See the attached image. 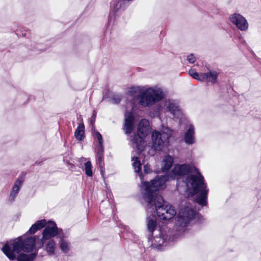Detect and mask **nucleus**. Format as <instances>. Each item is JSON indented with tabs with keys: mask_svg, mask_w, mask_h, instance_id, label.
Returning <instances> with one entry per match:
<instances>
[{
	"mask_svg": "<svg viewBox=\"0 0 261 261\" xmlns=\"http://www.w3.org/2000/svg\"><path fill=\"white\" fill-rule=\"evenodd\" d=\"M189 173L186 178V192L187 196L193 197L199 194L197 202L204 206L206 204L208 189L204 182L203 176L194 167L188 164L175 165L169 175L158 176L150 182L142 181L141 190L145 201L149 203V207L153 205L155 197L160 196L156 192L166 187V182L170 179H178L180 177Z\"/></svg>",
	"mask_w": 261,
	"mask_h": 261,
	"instance_id": "obj_1",
	"label": "nucleus"
},
{
	"mask_svg": "<svg viewBox=\"0 0 261 261\" xmlns=\"http://www.w3.org/2000/svg\"><path fill=\"white\" fill-rule=\"evenodd\" d=\"M61 230L54 222L48 221L42 232V239L35 236L23 240L22 237H19L6 243L3 247L2 251L10 260L32 261L36 253H28L32 252L35 247L41 248L46 241L59 234Z\"/></svg>",
	"mask_w": 261,
	"mask_h": 261,
	"instance_id": "obj_2",
	"label": "nucleus"
},
{
	"mask_svg": "<svg viewBox=\"0 0 261 261\" xmlns=\"http://www.w3.org/2000/svg\"><path fill=\"white\" fill-rule=\"evenodd\" d=\"M149 121L147 119H142L139 123L137 128V134L130 136L131 145L138 152H141L145 150L147 146L146 137L150 130Z\"/></svg>",
	"mask_w": 261,
	"mask_h": 261,
	"instance_id": "obj_3",
	"label": "nucleus"
},
{
	"mask_svg": "<svg viewBox=\"0 0 261 261\" xmlns=\"http://www.w3.org/2000/svg\"><path fill=\"white\" fill-rule=\"evenodd\" d=\"M152 204L153 205L150 208L149 206V203H148L147 205L148 212L152 213L155 211L158 217L161 219L169 220L176 214L175 208L171 205L165 203L161 196H156Z\"/></svg>",
	"mask_w": 261,
	"mask_h": 261,
	"instance_id": "obj_4",
	"label": "nucleus"
},
{
	"mask_svg": "<svg viewBox=\"0 0 261 261\" xmlns=\"http://www.w3.org/2000/svg\"><path fill=\"white\" fill-rule=\"evenodd\" d=\"M163 97L162 89L154 86L142 89L138 96V100L141 106L146 107L154 105Z\"/></svg>",
	"mask_w": 261,
	"mask_h": 261,
	"instance_id": "obj_5",
	"label": "nucleus"
},
{
	"mask_svg": "<svg viewBox=\"0 0 261 261\" xmlns=\"http://www.w3.org/2000/svg\"><path fill=\"white\" fill-rule=\"evenodd\" d=\"M196 214L192 204L189 202H182L177 216L176 229L181 233L185 230V227L194 218Z\"/></svg>",
	"mask_w": 261,
	"mask_h": 261,
	"instance_id": "obj_6",
	"label": "nucleus"
},
{
	"mask_svg": "<svg viewBox=\"0 0 261 261\" xmlns=\"http://www.w3.org/2000/svg\"><path fill=\"white\" fill-rule=\"evenodd\" d=\"M172 135V130L166 127L163 128L161 133L153 130L151 134L152 147L155 150H162L169 143V140Z\"/></svg>",
	"mask_w": 261,
	"mask_h": 261,
	"instance_id": "obj_7",
	"label": "nucleus"
},
{
	"mask_svg": "<svg viewBox=\"0 0 261 261\" xmlns=\"http://www.w3.org/2000/svg\"><path fill=\"white\" fill-rule=\"evenodd\" d=\"M230 22L234 25L240 31L246 32L249 29V22L247 19L239 13H234L229 17Z\"/></svg>",
	"mask_w": 261,
	"mask_h": 261,
	"instance_id": "obj_8",
	"label": "nucleus"
},
{
	"mask_svg": "<svg viewBox=\"0 0 261 261\" xmlns=\"http://www.w3.org/2000/svg\"><path fill=\"white\" fill-rule=\"evenodd\" d=\"M123 129L126 134H130L134 129V116L130 112L125 113Z\"/></svg>",
	"mask_w": 261,
	"mask_h": 261,
	"instance_id": "obj_9",
	"label": "nucleus"
},
{
	"mask_svg": "<svg viewBox=\"0 0 261 261\" xmlns=\"http://www.w3.org/2000/svg\"><path fill=\"white\" fill-rule=\"evenodd\" d=\"M165 107L175 118H179L182 115L181 110L178 106L173 100H168L166 101Z\"/></svg>",
	"mask_w": 261,
	"mask_h": 261,
	"instance_id": "obj_10",
	"label": "nucleus"
},
{
	"mask_svg": "<svg viewBox=\"0 0 261 261\" xmlns=\"http://www.w3.org/2000/svg\"><path fill=\"white\" fill-rule=\"evenodd\" d=\"M194 127L193 125H189L184 136V141L187 145H192L195 143Z\"/></svg>",
	"mask_w": 261,
	"mask_h": 261,
	"instance_id": "obj_11",
	"label": "nucleus"
},
{
	"mask_svg": "<svg viewBox=\"0 0 261 261\" xmlns=\"http://www.w3.org/2000/svg\"><path fill=\"white\" fill-rule=\"evenodd\" d=\"M23 182V179L21 177H19L16 180L10 194V200H14L21 188Z\"/></svg>",
	"mask_w": 261,
	"mask_h": 261,
	"instance_id": "obj_12",
	"label": "nucleus"
},
{
	"mask_svg": "<svg viewBox=\"0 0 261 261\" xmlns=\"http://www.w3.org/2000/svg\"><path fill=\"white\" fill-rule=\"evenodd\" d=\"M218 74L215 71H209L207 73H202L203 81L214 83L216 82Z\"/></svg>",
	"mask_w": 261,
	"mask_h": 261,
	"instance_id": "obj_13",
	"label": "nucleus"
},
{
	"mask_svg": "<svg viewBox=\"0 0 261 261\" xmlns=\"http://www.w3.org/2000/svg\"><path fill=\"white\" fill-rule=\"evenodd\" d=\"M173 162V159L172 156L167 155L166 156L162 163L161 169L163 171H165L169 170L171 167Z\"/></svg>",
	"mask_w": 261,
	"mask_h": 261,
	"instance_id": "obj_14",
	"label": "nucleus"
},
{
	"mask_svg": "<svg viewBox=\"0 0 261 261\" xmlns=\"http://www.w3.org/2000/svg\"><path fill=\"white\" fill-rule=\"evenodd\" d=\"M84 130L85 126L83 123H81L79 125L77 128L74 132L75 137L79 140H82L84 138Z\"/></svg>",
	"mask_w": 261,
	"mask_h": 261,
	"instance_id": "obj_15",
	"label": "nucleus"
},
{
	"mask_svg": "<svg viewBox=\"0 0 261 261\" xmlns=\"http://www.w3.org/2000/svg\"><path fill=\"white\" fill-rule=\"evenodd\" d=\"M156 226V219L154 216L149 217L147 220V227L148 230L152 232Z\"/></svg>",
	"mask_w": 261,
	"mask_h": 261,
	"instance_id": "obj_16",
	"label": "nucleus"
},
{
	"mask_svg": "<svg viewBox=\"0 0 261 261\" xmlns=\"http://www.w3.org/2000/svg\"><path fill=\"white\" fill-rule=\"evenodd\" d=\"M48 240L46 245V250L49 254H53L56 249L55 242L54 240Z\"/></svg>",
	"mask_w": 261,
	"mask_h": 261,
	"instance_id": "obj_17",
	"label": "nucleus"
},
{
	"mask_svg": "<svg viewBox=\"0 0 261 261\" xmlns=\"http://www.w3.org/2000/svg\"><path fill=\"white\" fill-rule=\"evenodd\" d=\"M59 245L61 249L64 253H67L70 250L69 243L65 240H61L59 242Z\"/></svg>",
	"mask_w": 261,
	"mask_h": 261,
	"instance_id": "obj_18",
	"label": "nucleus"
},
{
	"mask_svg": "<svg viewBox=\"0 0 261 261\" xmlns=\"http://www.w3.org/2000/svg\"><path fill=\"white\" fill-rule=\"evenodd\" d=\"M133 166L136 172H139L141 170V163L138 157H132Z\"/></svg>",
	"mask_w": 261,
	"mask_h": 261,
	"instance_id": "obj_19",
	"label": "nucleus"
},
{
	"mask_svg": "<svg viewBox=\"0 0 261 261\" xmlns=\"http://www.w3.org/2000/svg\"><path fill=\"white\" fill-rule=\"evenodd\" d=\"M189 74L193 77L194 79L200 81H203V77H202V73H198L193 69H191L189 71Z\"/></svg>",
	"mask_w": 261,
	"mask_h": 261,
	"instance_id": "obj_20",
	"label": "nucleus"
},
{
	"mask_svg": "<svg viewBox=\"0 0 261 261\" xmlns=\"http://www.w3.org/2000/svg\"><path fill=\"white\" fill-rule=\"evenodd\" d=\"M85 171L86 175L88 176H92L93 172L91 169L92 165L90 161L86 162L85 164Z\"/></svg>",
	"mask_w": 261,
	"mask_h": 261,
	"instance_id": "obj_21",
	"label": "nucleus"
},
{
	"mask_svg": "<svg viewBox=\"0 0 261 261\" xmlns=\"http://www.w3.org/2000/svg\"><path fill=\"white\" fill-rule=\"evenodd\" d=\"M36 225H37L40 229L44 227H45V226L46 225L47 222L46 220L43 219L41 220L37 221L36 223Z\"/></svg>",
	"mask_w": 261,
	"mask_h": 261,
	"instance_id": "obj_22",
	"label": "nucleus"
},
{
	"mask_svg": "<svg viewBox=\"0 0 261 261\" xmlns=\"http://www.w3.org/2000/svg\"><path fill=\"white\" fill-rule=\"evenodd\" d=\"M94 136L98 140L99 144V145H100V147L102 148V147L103 140H102V138L101 135H100V134L99 132H96L95 133V134H94Z\"/></svg>",
	"mask_w": 261,
	"mask_h": 261,
	"instance_id": "obj_23",
	"label": "nucleus"
},
{
	"mask_svg": "<svg viewBox=\"0 0 261 261\" xmlns=\"http://www.w3.org/2000/svg\"><path fill=\"white\" fill-rule=\"evenodd\" d=\"M40 229L39 228L38 226L37 225H36V223L32 225V226L29 229L28 232L30 234H34L35 233L37 230H40Z\"/></svg>",
	"mask_w": 261,
	"mask_h": 261,
	"instance_id": "obj_24",
	"label": "nucleus"
},
{
	"mask_svg": "<svg viewBox=\"0 0 261 261\" xmlns=\"http://www.w3.org/2000/svg\"><path fill=\"white\" fill-rule=\"evenodd\" d=\"M40 229L39 228L38 226L37 225H36V223L32 225V226L29 229L28 232L30 234H34L35 233L37 230H40Z\"/></svg>",
	"mask_w": 261,
	"mask_h": 261,
	"instance_id": "obj_25",
	"label": "nucleus"
},
{
	"mask_svg": "<svg viewBox=\"0 0 261 261\" xmlns=\"http://www.w3.org/2000/svg\"><path fill=\"white\" fill-rule=\"evenodd\" d=\"M40 229L39 228L38 226L37 225H36V223L32 225V226L29 229L28 232L30 234H34L35 233L37 230H40Z\"/></svg>",
	"mask_w": 261,
	"mask_h": 261,
	"instance_id": "obj_26",
	"label": "nucleus"
},
{
	"mask_svg": "<svg viewBox=\"0 0 261 261\" xmlns=\"http://www.w3.org/2000/svg\"><path fill=\"white\" fill-rule=\"evenodd\" d=\"M102 154H103V148H102H102L100 147L99 149V150L98 151V152H97V157L98 159V161L100 162H101L103 160Z\"/></svg>",
	"mask_w": 261,
	"mask_h": 261,
	"instance_id": "obj_27",
	"label": "nucleus"
},
{
	"mask_svg": "<svg viewBox=\"0 0 261 261\" xmlns=\"http://www.w3.org/2000/svg\"><path fill=\"white\" fill-rule=\"evenodd\" d=\"M187 60L190 63H193L196 60V58L193 54H190L188 56Z\"/></svg>",
	"mask_w": 261,
	"mask_h": 261,
	"instance_id": "obj_28",
	"label": "nucleus"
},
{
	"mask_svg": "<svg viewBox=\"0 0 261 261\" xmlns=\"http://www.w3.org/2000/svg\"><path fill=\"white\" fill-rule=\"evenodd\" d=\"M144 172L145 173H148L150 172V169L148 165H146L144 166Z\"/></svg>",
	"mask_w": 261,
	"mask_h": 261,
	"instance_id": "obj_29",
	"label": "nucleus"
},
{
	"mask_svg": "<svg viewBox=\"0 0 261 261\" xmlns=\"http://www.w3.org/2000/svg\"><path fill=\"white\" fill-rule=\"evenodd\" d=\"M94 121H95V118H93V119H91V123L92 125L94 124Z\"/></svg>",
	"mask_w": 261,
	"mask_h": 261,
	"instance_id": "obj_30",
	"label": "nucleus"
},
{
	"mask_svg": "<svg viewBox=\"0 0 261 261\" xmlns=\"http://www.w3.org/2000/svg\"><path fill=\"white\" fill-rule=\"evenodd\" d=\"M177 189H178L179 191H181V188H180V187L179 186V185H178V186H177Z\"/></svg>",
	"mask_w": 261,
	"mask_h": 261,
	"instance_id": "obj_31",
	"label": "nucleus"
},
{
	"mask_svg": "<svg viewBox=\"0 0 261 261\" xmlns=\"http://www.w3.org/2000/svg\"><path fill=\"white\" fill-rule=\"evenodd\" d=\"M140 177L141 180H142V175L141 174L140 175Z\"/></svg>",
	"mask_w": 261,
	"mask_h": 261,
	"instance_id": "obj_32",
	"label": "nucleus"
},
{
	"mask_svg": "<svg viewBox=\"0 0 261 261\" xmlns=\"http://www.w3.org/2000/svg\"><path fill=\"white\" fill-rule=\"evenodd\" d=\"M120 101V99H118V101H117V102H119Z\"/></svg>",
	"mask_w": 261,
	"mask_h": 261,
	"instance_id": "obj_33",
	"label": "nucleus"
}]
</instances>
